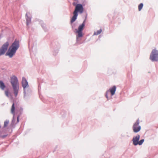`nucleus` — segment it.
I'll list each match as a JSON object with an SVG mask.
<instances>
[{"label": "nucleus", "mask_w": 158, "mask_h": 158, "mask_svg": "<svg viewBox=\"0 0 158 158\" xmlns=\"http://www.w3.org/2000/svg\"><path fill=\"white\" fill-rule=\"evenodd\" d=\"M19 47V42L15 40L9 48L6 55L10 57H12L15 54L16 51Z\"/></svg>", "instance_id": "1"}, {"label": "nucleus", "mask_w": 158, "mask_h": 158, "mask_svg": "<svg viewBox=\"0 0 158 158\" xmlns=\"http://www.w3.org/2000/svg\"><path fill=\"white\" fill-rule=\"evenodd\" d=\"M83 11L84 9L82 5L80 4H77L76 6L75 9L73 12V16L71 19V23H72L74 22L77 19L78 15V12L81 14L83 12Z\"/></svg>", "instance_id": "2"}, {"label": "nucleus", "mask_w": 158, "mask_h": 158, "mask_svg": "<svg viewBox=\"0 0 158 158\" xmlns=\"http://www.w3.org/2000/svg\"><path fill=\"white\" fill-rule=\"evenodd\" d=\"M150 59L152 61L158 60V51L156 49H153L150 54Z\"/></svg>", "instance_id": "3"}, {"label": "nucleus", "mask_w": 158, "mask_h": 158, "mask_svg": "<svg viewBox=\"0 0 158 158\" xmlns=\"http://www.w3.org/2000/svg\"><path fill=\"white\" fill-rule=\"evenodd\" d=\"M85 26L84 22L81 25H80L78 28V29H76V32L78 34L77 35V39H78V38L82 37L83 36L82 31L83 30Z\"/></svg>", "instance_id": "4"}, {"label": "nucleus", "mask_w": 158, "mask_h": 158, "mask_svg": "<svg viewBox=\"0 0 158 158\" xmlns=\"http://www.w3.org/2000/svg\"><path fill=\"white\" fill-rule=\"evenodd\" d=\"M9 45V42H7L2 46L0 48V56L5 54L7 49Z\"/></svg>", "instance_id": "5"}, {"label": "nucleus", "mask_w": 158, "mask_h": 158, "mask_svg": "<svg viewBox=\"0 0 158 158\" xmlns=\"http://www.w3.org/2000/svg\"><path fill=\"white\" fill-rule=\"evenodd\" d=\"M139 121L138 119L134 124L132 129L134 132L137 133L141 129V127L139 125Z\"/></svg>", "instance_id": "6"}, {"label": "nucleus", "mask_w": 158, "mask_h": 158, "mask_svg": "<svg viewBox=\"0 0 158 158\" xmlns=\"http://www.w3.org/2000/svg\"><path fill=\"white\" fill-rule=\"evenodd\" d=\"M10 82L12 85L19 84L17 77L15 76L11 77Z\"/></svg>", "instance_id": "7"}, {"label": "nucleus", "mask_w": 158, "mask_h": 158, "mask_svg": "<svg viewBox=\"0 0 158 158\" xmlns=\"http://www.w3.org/2000/svg\"><path fill=\"white\" fill-rule=\"evenodd\" d=\"M14 91V93L15 97L17 96L19 89V84L17 85H12Z\"/></svg>", "instance_id": "8"}, {"label": "nucleus", "mask_w": 158, "mask_h": 158, "mask_svg": "<svg viewBox=\"0 0 158 158\" xmlns=\"http://www.w3.org/2000/svg\"><path fill=\"white\" fill-rule=\"evenodd\" d=\"M140 138V135H138L136 136L133 137L132 139L133 144L135 145H138V143Z\"/></svg>", "instance_id": "9"}, {"label": "nucleus", "mask_w": 158, "mask_h": 158, "mask_svg": "<svg viewBox=\"0 0 158 158\" xmlns=\"http://www.w3.org/2000/svg\"><path fill=\"white\" fill-rule=\"evenodd\" d=\"M22 85L23 88H26L28 85L26 79L24 77H23L22 80Z\"/></svg>", "instance_id": "10"}, {"label": "nucleus", "mask_w": 158, "mask_h": 158, "mask_svg": "<svg viewBox=\"0 0 158 158\" xmlns=\"http://www.w3.org/2000/svg\"><path fill=\"white\" fill-rule=\"evenodd\" d=\"M116 90V86H114L112 88L110 89V91L112 95H114L115 93Z\"/></svg>", "instance_id": "11"}, {"label": "nucleus", "mask_w": 158, "mask_h": 158, "mask_svg": "<svg viewBox=\"0 0 158 158\" xmlns=\"http://www.w3.org/2000/svg\"><path fill=\"white\" fill-rule=\"evenodd\" d=\"M26 19L27 21V25H28V24L30 23L31 22V18L30 17H29L27 15V14L26 13Z\"/></svg>", "instance_id": "12"}, {"label": "nucleus", "mask_w": 158, "mask_h": 158, "mask_svg": "<svg viewBox=\"0 0 158 158\" xmlns=\"http://www.w3.org/2000/svg\"><path fill=\"white\" fill-rule=\"evenodd\" d=\"M6 87V86L5 85L3 82L2 81H0V88L2 90H4L5 88Z\"/></svg>", "instance_id": "13"}, {"label": "nucleus", "mask_w": 158, "mask_h": 158, "mask_svg": "<svg viewBox=\"0 0 158 158\" xmlns=\"http://www.w3.org/2000/svg\"><path fill=\"white\" fill-rule=\"evenodd\" d=\"M15 104L14 103H13L12 105V106L11 111L12 113L14 114L15 113Z\"/></svg>", "instance_id": "14"}, {"label": "nucleus", "mask_w": 158, "mask_h": 158, "mask_svg": "<svg viewBox=\"0 0 158 158\" xmlns=\"http://www.w3.org/2000/svg\"><path fill=\"white\" fill-rule=\"evenodd\" d=\"M102 31V30L101 29H100V30L97 31L95 32L94 33V35H98V34H99L101 33Z\"/></svg>", "instance_id": "15"}, {"label": "nucleus", "mask_w": 158, "mask_h": 158, "mask_svg": "<svg viewBox=\"0 0 158 158\" xmlns=\"http://www.w3.org/2000/svg\"><path fill=\"white\" fill-rule=\"evenodd\" d=\"M143 6V4L142 3H140L138 6V10L140 11Z\"/></svg>", "instance_id": "16"}, {"label": "nucleus", "mask_w": 158, "mask_h": 158, "mask_svg": "<svg viewBox=\"0 0 158 158\" xmlns=\"http://www.w3.org/2000/svg\"><path fill=\"white\" fill-rule=\"evenodd\" d=\"M5 93L7 97H8L10 95V93L9 92L8 90H5Z\"/></svg>", "instance_id": "17"}, {"label": "nucleus", "mask_w": 158, "mask_h": 158, "mask_svg": "<svg viewBox=\"0 0 158 158\" xmlns=\"http://www.w3.org/2000/svg\"><path fill=\"white\" fill-rule=\"evenodd\" d=\"M144 141V139H142L140 141L138 142V144L140 145L142 144V143H143V142Z\"/></svg>", "instance_id": "18"}, {"label": "nucleus", "mask_w": 158, "mask_h": 158, "mask_svg": "<svg viewBox=\"0 0 158 158\" xmlns=\"http://www.w3.org/2000/svg\"><path fill=\"white\" fill-rule=\"evenodd\" d=\"M8 123H9V121H7V120L5 121L4 122V126L5 127H6L8 125Z\"/></svg>", "instance_id": "19"}, {"label": "nucleus", "mask_w": 158, "mask_h": 158, "mask_svg": "<svg viewBox=\"0 0 158 158\" xmlns=\"http://www.w3.org/2000/svg\"><path fill=\"white\" fill-rule=\"evenodd\" d=\"M7 136V135H1L0 136V137L2 138V139H3V138H5Z\"/></svg>", "instance_id": "20"}, {"label": "nucleus", "mask_w": 158, "mask_h": 158, "mask_svg": "<svg viewBox=\"0 0 158 158\" xmlns=\"http://www.w3.org/2000/svg\"><path fill=\"white\" fill-rule=\"evenodd\" d=\"M106 98H108V96H107V94H106Z\"/></svg>", "instance_id": "21"}, {"label": "nucleus", "mask_w": 158, "mask_h": 158, "mask_svg": "<svg viewBox=\"0 0 158 158\" xmlns=\"http://www.w3.org/2000/svg\"><path fill=\"white\" fill-rule=\"evenodd\" d=\"M19 117H18V118H17V122H19Z\"/></svg>", "instance_id": "22"}]
</instances>
